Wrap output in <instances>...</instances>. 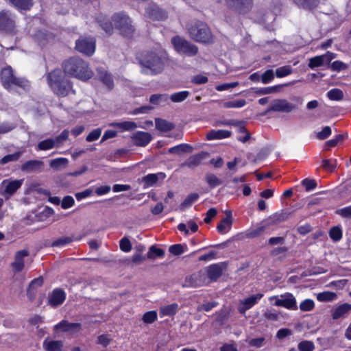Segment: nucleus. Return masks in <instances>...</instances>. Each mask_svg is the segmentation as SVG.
I'll return each instance as SVG.
<instances>
[{"instance_id": "nucleus-1", "label": "nucleus", "mask_w": 351, "mask_h": 351, "mask_svg": "<svg viewBox=\"0 0 351 351\" xmlns=\"http://www.w3.org/2000/svg\"><path fill=\"white\" fill-rule=\"evenodd\" d=\"M166 60L167 54L165 51H147L139 59L141 72L151 75L158 74L163 71Z\"/></svg>"}, {"instance_id": "nucleus-2", "label": "nucleus", "mask_w": 351, "mask_h": 351, "mask_svg": "<svg viewBox=\"0 0 351 351\" xmlns=\"http://www.w3.org/2000/svg\"><path fill=\"white\" fill-rule=\"evenodd\" d=\"M63 69L65 74L84 81L91 78L93 75L88 63L78 57L71 58L65 61Z\"/></svg>"}, {"instance_id": "nucleus-3", "label": "nucleus", "mask_w": 351, "mask_h": 351, "mask_svg": "<svg viewBox=\"0 0 351 351\" xmlns=\"http://www.w3.org/2000/svg\"><path fill=\"white\" fill-rule=\"evenodd\" d=\"M112 25L125 37L132 36L134 32V27L132 24L131 19L128 16L122 13L115 14L112 19V23L106 22L101 24L102 29L108 34L112 33Z\"/></svg>"}, {"instance_id": "nucleus-4", "label": "nucleus", "mask_w": 351, "mask_h": 351, "mask_svg": "<svg viewBox=\"0 0 351 351\" xmlns=\"http://www.w3.org/2000/svg\"><path fill=\"white\" fill-rule=\"evenodd\" d=\"M48 83L55 93L60 96H66L71 90L70 82L65 79L60 69H56L48 75Z\"/></svg>"}, {"instance_id": "nucleus-5", "label": "nucleus", "mask_w": 351, "mask_h": 351, "mask_svg": "<svg viewBox=\"0 0 351 351\" xmlns=\"http://www.w3.org/2000/svg\"><path fill=\"white\" fill-rule=\"evenodd\" d=\"M188 32L191 38L197 43H211L213 35L207 25L202 21H195L188 27Z\"/></svg>"}, {"instance_id": "nucleus-6", "label": "nucleus", "mask_w": 351, "mask_h": 351, "mask_svg": "<svg viewBox=\"0 0 351 351\" xmlns=\"http://www.w3.org/2000/svg\"><path fill=\"white\" fill-rule=\"evenodd\" d=\"M286 219L287 216L285 213H275L252 228L247 234L248 237H256L268 230L271 226L284 221Z\"/></svg>"}, {"instance_id": "nucleus-7", "label": "nucleus", "mask_w": 351, "mask_h": 351, "mask_svg": "<svg viewBox=\"0 0 351 351\" xmlns=\"http://www.w3.org/2000/svg\"><path fill=\"white\" fill-rule=\"evenodd\" d=\"M171 44L174 49L180 54L193 57L198 53V47L196 45L179 36H173L171 38Z\"/></svg>"}, {"instance_id": "nucleus-8", "label": "nucleus", "mask_w": 351, "mask_h": 351, "mask_svg": "<svg viewBox=\"0 0 351 351\" xmlns=\"http://www.w3.org/2000/svg\"><path fill=\"white\" fill-rule=\"evenodd\" d=\"M0 78L3 86L10 91L21 87L20 81L15 77L12 69L9 66L1 69Z\"/></svg>"}, {"instance_id": "nucleus-9", "label": "nucleus", "mask_w": 351, "mask_h": 351, "mask_svg": "<svg viewBox=\"0 0 351 351\" xmlns=\"http://www.w3.org/2000/svg\"><path fill=\"white\" fill-rule=\"evenodd\" d=\"M269 300L276 306H283L290 310L298 308L295 297L289 293L281 295L280 297L271 296L269 298Z\"/></svg>"}, {"instance_id": "nucleus-10", "label": "nucleus", "mask_w": 351, "mask_h": 351, "mask_svg": "<svg viewBox=\"0 0 351 351\" xmlns=\"http://www.w3.org/2000/svg\"><path fill=\"white\" fill-rule=\"evenodd\" d=\"M209 281L206 277V272L203 270L199 271L191 275L187 276L183 284V287L195 288L208 285Z\"/></svg>"}, {"instance_id": "nucleus-11", "label": "nucleus", "mask_w": 351, "mask_h": 351, "mask_svg": "<svg viewBox=\"0 0 351 351\" xmlns=\"http://www.w3.org/2000/svg\"><path fill=\"white\" fill-rule=\"evenodd\" d=\"M75 48L80 53L92 56L95 51V40L91 37L81 38L76 41Z\"/></svg>"}, {"instance_id": "nucleus-12", "label": "nucleus", "mask_w": 351, "mask_h": 351, "mask_svg": "<svg viewBox=\"0 0 351 351\" xmlns=\"http://www.w3.org/2000/svg\"><path fill=\"white\" fill-rule=\"evenodd\" d=\"M296 106L286 99H275L270 105L268 111L290 112L296 109Z\"/></svg>"}, {"instance_id": "nucleus-13", "label": "nucleus", "mask_w": 351, "mask_h": 351, "mask_svg": "<svg viewBox=\"0 0 351 351\" xmlns=\"http://www.w3.org/2000/svg\"><path fill=\"white\" fill-rule=\"evenodd\" d=\"M54 330L74 334L81 330V324L80 323H71L66 320H62L54 326Z\"/></svg>"}, {"instance_id": "nucleus-14", "label": "nucleus", "mask_w": 351, "mask_h": 351, "mask_svg": "<svg viewBox=\"0 0 351 351\" xmlns=\"http://www.w3.org/2000/svg\"><path fill=\"white\" fill-rule=\"evenodd\" d=\"M152 139V136L149 132L138 131L134 133L131 136V140L134 145L145 147L149 143Z\"/></svg>"}, {"instance_id": "nucleus-15", "label": "nucleus", "mask_w": 351, "mask_h": 351, "mask_svg": "<svg viewBox=\"0 0 351 351\" xmlns=\"http://www.w3.org/2000/svg\"><path fill=\"white\" fill-rule=\"evenodd\" d=\"M263 297V293H257L241 300L238 306L239 311L241 313H245L247 310L254 306Z\"/></svg>"}, {"instance_id": "nucleus-16", "label": "nucleus", "mask_w": 351, "mask_h": 351, "mask_svg": "<svg viewBox=\"0 0 351 351\" xmlns=\"http://www.w3.org/2000/svg\"><path fill=\"white\" fill-rule=\"evenodd\" d=\"M222 271V265L220 264H213L203 270L206 272V277L209 283L212 281H216L221 276Z\"/></svg>"}, {"instance_id": "nucleus-17", "label": "nucleus", "mask_w": 351, "mask_h": 351, "mask_svg": "<svg viewBox=\"0 0 351 351\" xmlns=\"http://www.w3.org/2000/svg\"><path fill=\"white\" fill-rule=\"evenodd\" d=\"M208 156V153L202 152L199 154L191 156L182 165L193 169L202 164L204 159Z\"/></svg>"}, {"instance_id": "nucleus-18", "label": "nucleus", "mask_w": 351, "mask_h": 351, "mask_svg": "<svg viewBox=\"0 0 351 351\" xmlns=\"http://www.w3.org/2000/svg\"><path fill=\"white\" fill-rule=\"evenodd\" d=\"M45 170V163L40 160H31L23 163V171L30 173H40Z\"/></svg>"}, {"instance_id": "nucleus-19", "label": "nucleus", "mask_w": 351, "mask_h": 351, "mask_svg": "<svg viewBox=\"0 0 351 351\" xmlns=\"http://www.w3.org/2000/svg\"><path fill=\"white\" fill-rule=\"evenodd\" d=\"M21 186V182L18 180H3L1 184L2 194L6 195H12Z\"/></svg>"}, {"instance_id": "nucleus-20", "label": "nucleus", "mask_w": 351, "mask_h": 351, "mask_svg": "<svg viewBox=\"0 0 351 351\" xmlns=\"http://www.w3.org/2000/svg\"><path fill=\"white\" fill-rule=\"evenodd\" d=\"M145 14L152 20L162 21L167 18L165 11L156 5H151L146 9Z\"/></svg>"}, {"instance_id": "nucleus-21", "label": "nucleus", "mask_w": 351, "mask_h": 351, "mask_svg": "<svg viewBox=\"0 0 351 351\" xmlns=\"http://www.w3.org/2000/svg\"><path fill=\"white\" fill-rule=\"evenodd\" d=\"M227 3L240 13L247 12L252 3L253 0H226Z\"/></svg>"}, {"instance_id": "nucleus-22", "label": "nucleus", "mask_w": 351, "mask_h": 351, "mask_svg": "<svg viewBox=\"0 0 351 351\" xmlns=\"http://www.w3.org/2000/svg\"><path fill=\"white\" fill-rule=\"evenodd\" d=\"M66 294L64 291L58 289H54L49 298V304L52 306L60 305L65 300Z\"/></svg>"}, {"instance_id": "nucleus-23", "label": "nucleus", "mask_w": 351, "mask_h": 351, "mask_svg": "<svg viewBox=\"0 0 351 351\" xmlns=\"http://www.w3.org/2000/svg\"><path fill=\"white\" fill-rule=\"evenodd\" d=\"M166 178L165 173H149L143 178L144 188L152 186L159 180H163Z\"/></svg>"}, {"instance_id": "nucleus-24", "label": "nucleus", "mask_w": 351, "mask_h": 351, "mask_svg": "<svg viewBox=\"0 0 351 351\" xmlns=\"http://www.w3.org/2000/svg\"><path fill=\"white\" fill-rule=\"evenodd\" d=\"M226 217L223 218L217 226V230L220 234L228 232L232 226V217L230 210L226 211Z\"/></svg>"}, {"instance_id": "nucleus-25", "label": "nucleus", "mask_w": 351, "mask_h": 351, "mask_svg": "<svg viewBox=\"0 0 351 351\" xmlns=\"http://www.w3.org/2000/svg\"><path fill=\"white\" fill-rule=\"evenodd\" d=\"M14 21L7 12H0V31H7L12 28Z\"/></svg>"}, {"instance_id": "nucleus-26", "label": "nucleus", "mask_w": 351, "mask_h": 351, "mask_svg": "<svg viewBox=\"0 0 351 351\" xmlns=\"http://www.w3.org/2000/svg\"><path fill=\"white\" fill-rule=\"evenodd\" d=\"M351 311V304L348 303L342 304L332 311V317L333 319H338L341 317H344Z\"/></svg>"}, {"instance_id": "nucleus-27", "label": "nucleus", "mask_w": 351, "mask_h": 351, "mask_svg": "<svg viewBox=\"0 0 351 351\" xmlns=\"http://www.w3.org/2000/svg\"><path fill=\"white\" fill-rule=\"evenodd\" d=\"M97 71L99 79L108 89H112L114 87V82L111 75L103 68H98Z\"/></svg>"}, {"instance_id": "nucleus-28", "label": "nucleus", "mask_w": 351, "mask_h": 351, "mask_svg": "<svg viewBox=\"0 0 351 351\" xmlns=\"http://www.w3.org/2000/svg\"><path fill=\"white\" fill-rule=\"evenodd\" d=\"M231 134L232 133L230 131L226 130H213L206 134V138L208 141L215 139H223L230 137Z\"/></svg>"}, {"instance_id": "nucleus-29", "label": "nucleus", "mask_w": 351, "mask_h": 351, "mask_svg": "<svg viewBox=\"0 0 351 351\" xmlns=\"http://www.w3.org/2000/svg\"><path fill=\"white\" fill-rule=\"evenodd\" d=\"M110 125L119 129L121 132L132 131L137 128V124L134 121L113 122Z\"/></svg>"}, {"instance_id": "nucleus-30", "label": "nucleus", "mask_w": 351, "mask_h": 351, "mask_svg": "<svg viewBox=\"0 0 351 351\" xmlns=\"http://www.w3.org/2000/svg\"><path fill=\"white\" fill-rule=\"evenodd\" d=\"M156 128L161 132H169L174 128V125L165 119L156 118L155 119Z\"/></svg>"}, {"instance_id": "nucleus-31", "label": "nucleus", "mask_w": 351, "mask_h": 351, "mask_svg": "<svg viewBox=\"0 0 351 351\" xmlns=\"http://www.w3.org/2000/svg\"><path fill=\"white\" fill-rule=\"evenodd\" d=\"M69 160L66 158H58L49 161V166L55 171H60L66 167Z\"/></svg>"}, {"instance_id": "nucleus-32", "label": "nucleus", "mask_w": 351, "mask_h": 351, "mask_svg": "<svg viewBox=\"0 0 351 351\" xmlns=\"http://www.w3.org/2000/svg\"><path fill=\"white\" fill-rule=\"evenodd\" d=\"M178 310V305L173 303L167 306H163L160 308V313L162 316H172L175 315Z\"/></svg>"}, {"instance_id": "nucleus-33", "label": "nucleus", "mask_w": 351, "mask_h": 351, "mask_svg": "<svg viewBox=\"0 0 351 351\" xmlns=\"http://www.w3.org/2000/svg\"><path fill=\"white\" fill-rule=\"evenodd\" d=\"M263 315L267 319L270 321H280L284 317L281 312L274 308L266 309Z\"/></svg>"}, {"instance_id": "nucleus-34", "label": "nucleus", "mask_w": 351, "mask_h": 351, "mask_svg": "<svg viewBox=\"0 0 351 351\" xmlns=\"http://www.w3.org/2000/svg\"><path fill=\"white\" fill-rule=\"evenodd\" d=\"M82 237L77 238L74 236L72 237H62L52 243L53 247H64L66 246L74 241L80 240Z\"/></svg>"}, {"instance_id": "nucleus-35", "label": "nucleus", "mask_w": 351, "mask_h": 351, "mask_svg": "<svg viewBox=\"0 0 351 351\" xmlns=\"http://www.w3.org/2000/svg\"><path fill=\"white\" fill-rule=\"evenodd\" d=\"M193 151V147L188 144H180L169 149L168 152L171 154L190 153Z\"/></svg>"}, {"instance_id": "nucleus-36", "label": "nucleus", "mask_w": 351, "mask_h": 351, "mask_svg": "<svg viewBox=\"0 0 351 351\" xmlns=\"http://www.w3.org/2000/svg\"><path fill=\"white\" fill-rule=\"evenodd\" d=\"M43 346L47 351H61L62 343L61 341H45Z\"/></svg>"}, {"instance_id": "nucleus-37", "label": "nucleus", "mask_w": 351, "mask_h": 351, "mask_svg": "<svg viewBox=\"0 0 351 351\" xmlns=\"http://www.w3.org/2000/svg\"><path fill=\"white\" fill-rule=\"evenodd\" d=\"M54 147H56V141H53V138H48V139L40 141L38 144V145L36 147V149L46 151V150L51 149L53 148Z\"/></svg>"}, {"instance_id": "nucleus-38", "label": "nucleus", "mask_w": 351, "mask_h": 351, "mask_svg": "<svg viewBox=\"0 0 351 351\" xmlns=\"http://www.w3.org/2000/svg\"><path fill=\"white\" fill-rule=\"evenodd\" d=\"M285 85H277L270 87H264L257 89L255 93L258 95H268L279 92Z\"/></svg>"}, {"instance_id": "nucleus-39", "label": "nucleus", "mask_w": 351, "mask_h": 351, "mask_svg": "<svg viewBox=\"0 0 351 351\" xmlns=\"http://www.w3.org/2000/svg\"><path fill=\"white\" fill-rule=\"evenodd\" d=\"M22 270V252L19 251L16 254V258L12 264V271L16 274Z\"/></svg>"}, {"instance_id": "nucleus-40", "label": "nucleus", "mask_w": 351, "mask_h": 351, "mask_svg": "<svg viewBox=\"0 0 351 351\" xmlns=\"http://www.w3.org/2000/svg\"><path fill=\"white\" fill-rule=\"evenodd\" d=\"M169 97L167 94H155L150 97L149 101L156 105H160L168 101Z\"/></svg>"}, {"instance_id": "nucleus-41", "label": "nucleus", "mask_w": 351, "mask_h": 351, "mask_svg": "<svg viewBox=\"0 0 351 351\" xmlns=\"http://www.w3.org/2000/svg\"><path fill=\"white\" fill-rule=\"evenodd\" d=\"M327 97L330 100L340 101L343 98V93L339 88H333L327 93Z\"/></svg>"}, {"instance_id": "nucleus-42", "label": "nucleus", "mask_w": 351, "mask_h": 351, "mask_svg": "<svg viewBox=\"0 0 351 351\" xmlns=\"http://www.w3.org/2000/svg\"><path fill=\"white\" fill-rule=\"evenodd\" d=\"M189 95L190 93L187 90L180 91L172 94L170 99L173 102H182L185 100Z\"/></svg>"}, {"instance_id": "nucleus-43", "label": "nucleus", "mask_w": 351, "mask_h": 351, "mask_svg": "<svg viewBox=\"0 0 351 351\" xmlns=\"http://www.w3.org/2000/svg\"><path fill=\"white\" fill-rule=\"evenodd\" d=\"M337 298V295L333 292L326 291L319 293L317 295V299L320 302L333 301Z\"/></svg>"}, {"instance_id": "nucleus-44", "label": "nucleus", "mask_w": 351, "mask_h": 351, "mask_svg": "<svg viewBox=\"0 0 351 351\" xmlns=\"http://www.w3.org/2000/svg\"><path fill=\"white\" fill-rule=\"evenodd\" d=\"M246 104V101L243 99L229 101L223 104V107L226 108H240Z\"/></svg>"}, {"instance_id": "nucleus-45", "label": "nucleus", "mask_w": 351, "mask_h": 351, "mask_svg": "<svg viewBox=\"0 0 351 351\" xmlns=\"http://www.w3.org/2000/svg\"><path fill=\"white\" fill-rule=\"evenodd\" d=\"M318 0H294V2L300 7L305 9H311L317 3Z\"/></svg>"}, {"instance_id": "nucleus-46", "label": "nucleus", "mask_w": 351, "mask_h": 351, "mask_svg": "<svg viewBox=\"0 0 351 351\" xmlns=\"http://www.w3.org/2000/svg\"><path fill=\"white\" fill-rule=\"evenodd\" d=\"M206 181L211 188H215L221 184V181L213 173L206 175Z\"/></svg>"}, {"instance_id": "nucleus-47", "label": "nucleus", "mask_w": 351, "mask_h": 351, "mask_svg": "<svg viewBox=\"0 0 351 351\" xmlns=\"http://www.w3.org/2000/svg\"><path fill=\"white\" fill-rule=\"evenodd\" d=\"M157 315L156 311H150L143 315L142 320L145 324H152L157 319Z\"/></svg>"}, {"instance_id": "nucleus-48", "label": "nucleus", "mask_w": 351, "mask_h": 351, "mask_svg": "<svg viewBox=\"0 0 351 351\" xmlns=\"http://www.w3.org/2000/svg\"><path fill=\"white\" fill-rule=\"evenodd\" d=\"M324 64V57L322 56H317L313 58H311L309 60L308 66L311 69H314L315 67L321 66Z\"/></svg>"}, {"instance_id": "nucleus-49", "label": "nucleus", "mask_w": 351, "mask_h": 351, "mask_svg": "<svg viewBox=\"0 0 351 351\" xmlns=\"http://www.w3.org/2000/svg\"><path fill=\"white\" fill-rule=\"evenodd\" d=\"M292 72L291 67L289 66H284L278 68L276 70V75L277 77H283L290 75Z\"/></svg>"}, {"instance_id": "nucleus-50", "label": "nucleus", "mask_w": 351, "mask_h": 351, "mask_svg": "<svg viewBox=\"0 0 351 351\" xmlns=\"http://www.w3.org/2000/svg\"><path fill=\"white\" fill-rule=\"evenodd\" d=\"M315 306L313 300L310 299H306L302 301L300 304V309L302 311H311Z\"/></svg>"}, {"instance_id": "nucleus-51", "label": "nucleus", "mask_w": 351, "mask_h": 351, "mask_svg": "<svg viewBox=\"0 0 351 351\" xmlns=\"http://www.w3.org/2000/svg\"><path fill=\"white\" fill-rule=\"evenodd\" d=\"M120 249L124 252H129L132 250V244L130 241L127 237H123L121 239Z\"/></svg>"}, {"instance_id": "nucleus-52", "label": "nucleus", "mask_w": 351, "mask_h": 351, "mask_svg": "<svg viewBox=\"0 0 351 351\" xmlns=\"http://www.w3.org/2000/svg\"><path fill=\"white\" fill-rule=\"evenodd\" d=\"M199 197L198 194L192 193L189 195L184 201L182 203L181 207L184 208L186 207L190 206L193 202H195Z\"/></svg>"}, {"instance_id": "nucleus-53", "label": "nucleus", "mask_w": 351, "mask_h": 351, "mask_svg": "<svg viewBox=\"0 0 351 351\" xmlns=\"http://www.w3.org/2000/svg\"><path fill=\"white\" fill-rule=\"evenodd\" d=\"M330 238L335 241H339L342 237V231L339 227H333L330 231Z\"/></svg>"}, {"instance_id": "nucleus-54", "label": "nucleus", "mask_w": 351, "mask_h": 351, "mask_svg": "<svg viewBox=\"0 0 351 351\" xmlns=\"http://www.w3.org/2000/svg\"><path fill=\"white\" fill-rule=\"evenodd\" d=\"M331 133V128L329 126H325L322 131L317 133L316 137L319 140H324L330 136Z\"/></svg>"}, {"instance_id": "nucleus-55", "label": "nucleus", "mask_w": 351, "mask_h": 351, "mask_svg": "<svg viewBox=\"0 0 351 351\" xmlns=\"http://www.w3.org/2000/svg\"><path fill=\"white\" fill-rule=\"evenodd\" d=\"M261 79L263 84H269L274 79V71L271 69L267 70L261 75Z\"/></svg>"}, {"instance_id": "nucleus-56", "label": "nucleus", "mask_w": 351, "mask_h": 351, "mask_svg": "<svg viewBox=\"0 0 351 351\" xmlns=\"http://www.w3.org/2000/svg\"><path fill=\"white\" fill-rule=\"evenodd\" d=\"M298 349L300 351H313L314 344L311 341H304L299 343Z\"/></svg>"}, {"instance_id": "nucleus-57", "label": "nucleus", "mask_w": 351, "mask_h": 351, "mask_svg": "<svg viewBox=\"0 0 351 351\" xmlns=\"http://www.w3.org/2000/svg\"><path fill=\"white\" fill-rule=\"evenodd\" d=\"M337 165L336 160H323L322 167L330 171H334Z\"/></svg>"}, {"instance_id": "nucleus-58", "label": "nucleus", "mask_w": 351, "mask_h": 351, "mask_svg": "<svg viewBox=\"0 0 351 351\" xmlns=\"http://www.w3.org/2000/svg\"><path fill=\"white\" fill-rule=\"evenodd\" d=\"M69 132L67 130H64L62 132V133L58 136L56 138H53V141H56V147H58L61 145L64 141H66L69 137Z\"/></svg>"}, {"instance_id": "nucleus-59", "label": "nucleus", "mask_w": 351, "mask_h": 351, "mask_svg": "<svg viewBox=\"0 0 351 351\" xmlns=\"http://www.w3.org/2000/svg\"><path fill=\"white\" fill-rule=\"evenodd\" d=\"M101 134V130L100 128H97L93 130L90 134L86 136V141L88 142H92L97 140Z\"/></svg>"}, {"instance_id": "nucleus-60", "label": "nucleus", "mask_w": 351, "mask_h": 351, "mask_svg": "<svg viewBox=\"0 0 351 351\" xmlns=\"http://www.w3.org/2000/svg\"><path fill=\"white\" fill-rule=\"evenodd\" d=\"M20 157L19 153H14L4 156L0 161L1 164H6L10 162H14L17 160Z\"/></svg>"}, {"instance_id": "nucleus-61", "label": "nucleus", "mask_w": 351, "mask_h": 351, "mask_svg": "<svg viewBox=\"0 0 351 351\" xmlns=\"http://www.w3.org/2000/svg\"><path fill=\"white\" fill-rule=\"evenodd\" d=\"M264 342V337L251 339L247 341V343L250 346L255 348H261L263 346Z\"/></svg>"}, {"instance_id": "nucleus-62", "label": "nucleus", "mask_w": 351, "mask_h": 351, "mask_svg": "<svg viewBox=\"0 0 351 351\" xmlns=\"http://www.w3.org/2000/svg\"><path fill=\"white\" fill-rule=\"evenodd\" d=\"M169 252L173 255H180L184 252V247L181 244H175L169 247Z\"/></svg>"}, {"instance_id": "nucleus-63", "label": "nucleus", "mask_w": 351, "mask_h": 351, "mask_svg": "<svg viewBox=\"0 0 351 351\" xmlns=\"http://www.w3.org/2000/svg\"><path fill=\"white\" fill-rule=\"evenodd\" d=\"M302 183L305 186L306 191H312L317 186V182L315 180L304 179Z\"/></svg>"}, {"instance_id": "nucleus-64", "label": "nucleus", "mask_w": 351, "mask_h": 351, "mask_svg": "<svg viewBox=\"0 0 351 351\" xmlns=\"http://www.w3.org/2000/svg\"><path fill=\"white\" fill-rule=\"evenodd\" d=\"M345 136L343 134L337 135L334 138L329 140L326 142L328 147H332L336 146L339 142L343 141Z\"/></svg>"}]
</instances>
